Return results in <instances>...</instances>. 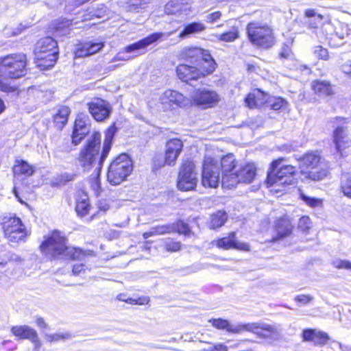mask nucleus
Returning a JSON list of instances; mask_svg holds the SVG:
<instances>
[{"label": "nucleus", "instance_id": "1", "mask_svg": "<svg viewBox=\"0 0 351 351\" xmlns=\"http://www.w3.org/2000/svg\"><path fill=\"white\" fill-rule=\"evenodd\" d=\"M237 161L233 154H229L223 158L220 162L211 157H206L202 171V182L204 186L216 188L220 182L222 187L231 189L239 182L251 183L256 175V167L254 163L242 165L239 169Z\"/></svg>", "mask_w": 351, "mask_h": 351}, {"label": "nucleus", "instance_id": "2", "mask_svg": "<svg viewBox=\"0 0 351 351\" xmlns=\"http://www.w3.org/2000/svg\"><path fill=\"white\" fill-rule=\"evenodd\" d=\"M41 252L50 260L80 259L82 251L66 245V238L57 230L45 237L40 246Z\"/></svg>", "mask_w": 351, "mask_h": 351}, {"label": "nucleus", "instance_id": "3", "mask_svg": "<svg viewBox=\"0 0 351 351\" xmlns=\"http://www.w3.org/2000/svg\"><path fill=\"white\" fill-rule=\"evenodd\" d=\"M100 147L101 134L99 132H94L79 153L77 165L84 171H89L96 165L97 169L100 170L104 162L100 161Z\"/></svg>", "mask_w": 351, "mask_h": 351}, {"label": "nucleus", "instance_id": "4", "mask_svg": "<svg viewBox=\"0 0 351 351\" xmlns=\"http://www.w3.org/2000/svg\"><path fill=\"white\" fill-rule=\"evenodd\" d=\"M36 64L41 69L52 67L58 60L57 42L51 37H45L37 42L34 49Z\"/></svg>", "mask_w": 351, "mask_h": 351}, {"label": "nucleus", "instance_id": "5", "mask_svg": "<svg viewBox=\"0 0 351 351\" xmlns=\"http://www.w3.org/2000/svg\"><path fill=\"white\" fill-rule=\"evenodd\" d=\"M26 56L23 53L10 54L0 58V75L3 79H17L26 73Z\"/></svg>", "mask_w": 351, "mask_h": 351}, {"label": "nucleus", "instance_id": "6", "mask_svg": "<svg viewBox=\"0 0 351 351\" xmlns=\"http://www.w3.org/2000/svg\"><path fill=\"white\" fill-rule=\"evenodd\" d=\"M283 158L274 160L271 164L267 178L269 186L289 185L294 183L295 167L292 165H282Z\"/></svg>", "mask_w": 351, "mask_h": 351}, {"label": "nucleus", "instance_id": "7", "mask_svg": "<svg viewBox=\"0 0 351 351\" xmlns=\"http://www.w3.org/2000/svg\"><path fill=\"white\" fill-rule=\"evenodd\" d=\"M247 34L250 41L254 45L269 48L275 43L272 29L266 23L252 21L247 25Z\"/></svg>", "mask_w": 351, "mask_h": 351}, {"label": "nucleus", "instance_id": "8", "mask_svg": "<svg viewBox=\"0 0 351 351\" xmlns=\"http://www.w3.org/2000/svg\"><path fill=\"white\" fill-rule=\"evenodd\" d=\"M133 170V164L130 156L121 154L110 163L107 174L108 181L112 185L123 182Z\"/></svg>", "mask_w": 351, "mask_h": 351}, {"label": "nucleus", "instance_id": "9", "mask_svg": "<svg viewBox=\"0 0 351 351\" xmlns=\"http://www.w3.org/2000/svg\"><path fill=\"white\" fill-rule=\"evenodd\" d=\"M1 224L5 236L11 242H19L24 239L27 232L20 218L14 214H6L1 217Z\"/></svg>", "mask_w": 351, "mask_h": 351}, {"label": "nucleus", "instance_id": "10", "mask_svg": "<svg viewBox=\"0 0 351 351\" xmlns=\"http://www.w3.org/2000/svg\"><path fill=\"white\" fill-rule=\"evenodd\" d=\"M195 166L191 160L183 161L178 173L177 186L179 190L189 191L195 189L197 183Z\"/></svg>", "mask_w": 351, "mask_h": 351}, {"label": "nucleus", "instance_id": "11", "mask_svg": "<svg viewBox=\"0 0 351 351\" xmlns=\"http://www.w3.org/2000/svg\"><path fill=\"white\" fill-rule=\"evenodd\" d=\"M304 167L308 170V177L313 180H320L328 173L326 169L322 167L321 157L317 152L306 154L302 160Z\"/></svg>", "mask_w": 351, "mask_h": 351}, {"label": "nucleus", "instance_id": "12", "mask_svg": "<svg viewBox=\"0 0 351 351\" xmlns=\"http://www.w3.org/2000/svg\"><path fill=\"white\" fill-rule=\"evenodd\" d=\"M161 108L165 110H172L188 104V99L180 93L174 90H167L159 97Z\"/></svg>", "mask_w": 351, "mask_h": 351}, {"label": "nucleus", "instance_id": "13", "mask_svg": "<svg viewBox=\"0 0 351 351\" xmlns=\"http://www.w3.org/2000/svg\"><path fill=\"white\" fill-rule=\"evenodd\" d=\"M88 111L97 121L107 119L112 111V108L106 101L97 98L88 104Z\"/></svg>", "mask_w": 351, "mask_h": 351}, {"label": "nucleus", "instance_id": "14", "mask_svg": "<svg viewBox=\"0 0 351 351\" xmlns=\"http://www.w3.org/2000/svg\"><path fill=\"white\" fill-rule=\"evenodd\" d=\"M12 333L19 339H28L34 346V350L38 351L41 342L38 339L37 332L27 325L15 326L11 328Z\"/></svg>", "mask_w": 351, "mask_h": 351}, {"label": "nucleus", "instance_id": "15", "mask_svg": "<svg viewBox=\"0 0 351 351\" xmlns=\"http://www.w3.org/2000/svg\"><path fill=\"white\" fill-rule=\"evenodd\" d=\"M185 56L198 62L201 59L204 60L205 63L208 64V67L206 69L207 73H212L215 69V62L206 50L198 47L189 48L186 49Z\"/></svg>", "mask_w": 351, "mask_h": 351}, {"label": "nucleus", "instance_id": "16", "mask_svg": "<svg viewBox=\"0 0 351 351\" xmlns=\"http://www.w3.org/2000/svg\"><path fill=\"white\" fill-rule=\"evenodd\" d=\"M183 143L179 138H171L165 145V164L174 166L183 149Z\"/></svg>", "mask_w": 351, "mask_h": 351}, {"label": "nucleus", "instance_id": "17", "mask_svg": "<svg viewBox=\"0 0 351 351\" xmlns=\"http://www.w3.org/2000/svg\"><path fill=\"white\" fill-rule=\"evenodd\" d=\"M176 73L178 77L183 82H189L191 80H197L199 77L208 75L206 71H200L197 67L186 64H180L177 66Z\"/></svg>", "mask_w": 351, "mask_h": 351}, {"label": "nucleus", "instance_id": "18", "mask_svg": "<svg viewBox=\"0 0 351 351\" xmlns=\"http://www.w3.org/2000/svg\"><path fill=\"white\" fill-rule=\"evenodd\" d=\"M193 99L197 105L212 107L219 101L220 97L213 90H198L193 95Z\"/></svg>", "mask_w": 351, "mask_h": 351}, {"label": "nucleus", "instance_id": "19", "mask_svg": "<svg viewBox=\"0 0 351 351\" xmlns=\"http://www.w3.org/2000/svg\"><path fill=\"white\" fill-rule=\"evenodd\" d=\"M173 32H174V31L167 32V33H162V32L153 33L151 35L144 38L143 39L127 46L125 48V50L128 53H131L136 50H140L142 49H145L147 46L152 45V43L157 42L160 38H162L163 36H166V37L170 36L172 34H173Z\"/></svg>", "mask_w": 351, "mask_h": 351}, {"label": "nucleus", "instance_id": "20", "mask_svg": "<svg viewBox=\"0 0 351 351\" xmlns=\"http://www.w3.org/2000/svg\"><path fill=\"white\" fill-rule=\"evenodd\" d=\"M329 339L327 333L317 329H305L302 332L303 341L313 342L315 346H323Z\"/></svg>", "mask_w": 351, "mask_h": 351}, {"label": "nucleus", "instance_id": "21", "mask_svg": "<svg viewBox=\"0 0 351 351\" xmlns=\"http://www.w3.org/2000/svg\"><path fill=\"white\" fill-rule=\"evenodd\" d=\"M333 143L339 152L351 145L346 127L338 126L333 132Z\"/></svg>", "mask_w": 351, "mask_h": 351}, {"label": "nucleus", "instance_id": "22", "mask_svg": "<svg viewBox=\"0 0 351 351\" xmlns=\"http://www.w3.org/2000/svg\"><path fill=\"white\" fill-rule=\"evenodd\" d=\"M269 96L259 89L254 90L245 98L246 105L250 108H258L267 105Z\"/></svg>", "mask_w": 351, "mask_h": 351}, {"label": "nucleus", "instance_id": "23", "mask_svg": "<svg viewBox=\"0 0 351 351\" xmlns=\"http://www.w3.org/2000/svg\"><path fill=\"white\" fill-rule=\"evenodd\" d=\"M256 329L252 331L258 337L266 339H276L278 338L280 332L278 329L273 326L265 324L254 323Z\"/></svg>", "mask_w": 351, "mask_h": 351}, {"label": "nucleus", "instance_id": "24", "mask_svg": "<svg viewBox=\"0 0 351 351\" xmlns=\"http://www.w3.org/2000/svg\"><path fill=\"white\" fill-rule=\"evenodd\" d=\"M117 131L115 124L110 125L105 132L103 149L100 156V161H104L109 154L114 136Z\"/></svg>", "mask_w": 351, "mask_h": 351}, {"label": "nucleus", "instance_id": "25", "mask_svg": "<svg viewBox=\"0 0 351 351\" xmlns=\"http://www.w3.org/2000/svg\"><path fill=\"white\" fill-rule=\"evenodd\" d=\"M103 47L102 43H86L75 51V56L77 58L89 56L100 51Z\"/></svg>", "mask_w": 351, "mask_h": 351}, {"label": "nucleus", "instance_id": "26", "mask_svg": "<svg viewBox=\"0 0 351 351\" xmlns=\"http://www.w3.org/2000/svg\"><path fill=\"white\" fill-rule=\"evenodd\" d=\"M13 173L15 176H30L34 173L32 166L23 160H16L13 167Z\"/></svg>", "mask_w": 351, "mask_h": 351}, {"label": "nucleus", "instance_id": "27", "mask_svg": "<svg viewBox=\"0 0 351 351\" xmlns=\"http://www.w3.org/2000/svg\"><path fill=\"white\" fill-rule=\"evenodd\" d=\"M70 112V108L67 106H62L58 109V112L53 115V122L57 128L62 129L64 128L67 123Z\"/></svg>", "mask_w": 351, "mask_h": 351}, {"label": "nucleus", "instance_id": "28", "mask_svg": "<svg viewBox=\"0 0 351 351\" xmlns=\"http://www.w3.org/2000/svg\"><path fill=\"white\" fill-rule=\"evenodd\" d=\"M311 88L319 96H328L332 94L330 84L326 81L315 80L311 82Z\"/></svg>", "mask_w": 351, "mask_h": 351}, {"label": "nucleus", "instance_id": "29", "mask_svg": "<svg viewBox=\"0 0 351 351\" xmlns=\"http://www.w3.org/2000/svg\"><path fill=\"white\" fill-rule=\"evenodd\" d=\"M206 26L200 22H194L187 25L179 35L180 39H184L192 34H199L206 29Z\"/></svg>", "mask_w": 351, "mask_h": 351}, {"label": "nucleus", "instance_id": "30", "mask_svg": "<svg viewBox=\"0 0 351 351\" xmlns=\"http://www.w3.org/2000/svg\"><path fill=\"white\" fill-rule=\"evenodd\" d=\"M94 18L97 19H104L108 18V10L107 8L101 4L96 8H92L87 11V13L84 16V20H90Z\"/></svg>", "mask_w": 351, "mask_h": 351}, {"label": "nucleus", "instance_id": "31", "mask_svg": "<svg viewBox=\"0 0 351 351\" xmlns=\"http://www.w3.org/2000/svg\"><path fill=\"white\" fill-rule=\"evenodd\" d=\"M292 229L293 226L289 219L286 217L280 218L276 224L278 239L289 235L291 233Z\"/></svg>", "mask_w": 351, "mask_h": 351}, {"label": "nucleus", "instance_id": "32", "mask_svg": "<svg viewBox=\"0 0 351 351\" xmlns=\"http://www.w3.org/2000/svg\"><path fill=\"white\" fill-rule=\"evenodd\" d=\"M90 209L88 197L86 194H82L77 200L75 210L79 215L83 217L88 214Z\"/></svg>", "mask_w": 351, "mask_h": 351}, {"label": "nucleus", "instance_id": "33", "mask_svg": "<svg viewBox=\"0 0 351 351\" xmlns=\"http://www.w3.org/2000/svg\"><path fill=\"white\" fill-rule=\"evenodd\" d=\"M173 229V226H172L171 224L158 226L152 228L150 231L145 232L143 237L145 239H147L152 236L172 232Z\"/></svg>", "mask_w": 351, "mask_h": 351}, {"label": "nucleus", "instance_id": "34", "mask_svg": "<svg viewBox=\"0 0 351 351\" xmlns=\"http://www.w3.org/2000/svg\"><path fill=\"white\" fill-rule=\"evenodd\" d=\"M228 219L227 214L225 211L219 210L216 213L211 215L210 228L215 229L221 227Z\"/></svg>", "mask_w": 351, "mask_h": 351}, {"label": "nucleus", "instance_id": "35", "mask_svg": "<svg viewBox=\"0 0 351 351\" xmlns=\"http://www.w3.org/2000/svg\"><path fill=\"white\" fill-rule=\"evenodd\" d=\"M215 37L220 41L223 42H234L239 37V32L237 27H232L228 32L223 34H216Z\"/></svg>", "mask_w": 351, "mask_h": 351}, {"label": "nucleus", "instance_id": "36", "mask_svg": "<svg viewBox=\"0 0 351 351\" xmlns=\"http://www.w3.org/2000/svg\"><path fill=\"white\" fill-rule=\"evenodd\" d=\"M305 16L309 18L308 25L310 27L316 28L321 23L322 21L324 19V16L322 14H317L314 10L308 9L305 12Z\"/></svg>", "mask_w": 351, "mask_h": 351}, {"label": "nucleus", "instance_id": "37", "mask_svg": "<svg viewBox=\"0 0 351 351\" xmlns=\"http://www.w3.org/2000/svg\"><path fill=\"white\" fill-rule=\"evenodd\" d=\"M73 129L84 130V132H90L88 117L83 114H78L75 119Z\"/></svg>", "mask_w": 351, "mask_h": 351}, {"label": "nucleus", "instance_id": "38", "mask_svg": "<svg viewBox=\"0 0 351 351\" xmlns=\"http://www.w3.org/2000/svg\"><path fill=\"white\" fill-rule=\"evenodd\" d=\"M256 326L254 323L247 324H238L235 325L230 324L228 332L239 334L243 331L252 332L254 331Z\"/></svg>", "mask_w": 351, "mask_h": 351}, {"label": "nucleus", "instance_id": "39", "mask_svg": "<svg viewBox=\"0 0 351 351\" xmlns=\"http://www.w3.org/2000/svg\"><path fill=\"white\" fill-rule=\"evenodd\" d=\"M235 232H231L228 237L221 238L217 241V246L223 250L233 248L234 241L235 238Z\"/></svg>", "mask_w": 351, "mask_h": 351}, {"label": "nucleus", "instance_id": "40", "mask_svg": "<svg viewBox=\"0 0 351 351\" xmlns=\"http://www.w3.org/2000/svg\"><path fill=\"white\" fill-rule=\"evenodd\" d=\"M287 102L282 97H270L268 99L267 106L274 110H279L287 107Z\"/></svg>", "mask_w": 351, "mask_h": 351}, {"label": "nucleus", "instance_id": "41", "mask_svg": "<svg viewBox=\"0 0 351 351\" xmlns=\"http://www.w3.org/2000/svg\"><path fill=\"white\" fill-rule=\"evenodd\" d=\"M341 189L345 195L351 197V176L343 175L341 181Z\"/></svg>", "mask_w": 351, "mask_h": 351}, {"label": "nucleus", "instance_id": "42", "mask_svg": "<svg viewBox=\"0 0 351 351\" xmlns=\"http://www.w3.org/2000/svg\"><path fill=\"white\" fill-rule=\"evenodd\" d=\"M165 250L169 252H176L182 247V243L171 239H166L164 241Z\"/></svg>", "mask_w": 351, "mask_h": 351}, {"label": "nucleus", "instance_id": "43", "mask_svg": "<svg viewBox=\"0 0 351 351\" xmlns=\"http://www.w3.org/2000/svg\"><path fill=\"white\" fill-rule=\"evenodd\" d=\"M211 323L212 326L219 330H226L228 332L230 323L228 320L223 319H210L208 321Z\"/></svg>", "mask_w": 351, "mask_h": 351}, {"label": "nucleus", "instance_id": "44", "mask_svg": "<svg viewBox=\"0 0 351 351\" xmlns=\"http://www.w3.org/2000/svg\"><path fill=\"white\" fill-rule=\"evenodd\" d=\"M71 335L68 332L48 334L45 335L46 341L50 343L64 341L65 339H69Z\"/></svg>", "mask_w": 351, "mask_h": 351}, {"label": "nucleus", "instance_id": "45", "mask_svg": "<svg viewBox=\"0 0 351 351\" xmlns=\"http://www.w3.org/2000/svg\"><path fill=\"white\" fill-rule=\"evenodd\" d=\"M173 226L172 232H177L179 234H188L190 232L189 226L182 221H178L176 223L171 224Z\"/></svg>", "mask_w": 351, "mask_h": 351}, {"label": "nucleus", "instance_id": "46", "mask_svg": "<svg viewBox=\"0 0 351 351\" xmlns=\"http://www.w3.org/2000/svg\"><path fill=\"white\" fill-rule=\"evenodd\" d=\"M88 133L89 132H84V130L73 129L71 136L72 143L75 145L80 144Z\"/></svg>", "mask_w": 351, "mask_h": 351}, {"label": "nucleus", "instance_id": "47", "mask_svg": "<svg viewBox=\"0 0 351 351\" xmlns=\"http://www.w3.org/2000/svg\"><path fill=\"white\" fill-rule=\"evenodd\" d=\"M148 1L146 0H130L129 2V10L138 11L139 9H144Z\"/></svg>", "mask_w": 351, "mask_h": 351}, {"label": "nucleus", "instance_id": "48", "mask_svg": "<svg viewBox=\"0 0 351 351\" xmlns=\"http://www.w3.org/2000/svg\"><path fill=\"white\" fill-rule=\"evenodd\" d=\"M313 54L319 60H327L329 58L328 50L319 45L314 47Z\"/></svg>", "mask_w": 351, "mask_h": 351}, {"label": "nucleus", "instance_id": "49", "mask_svg": "<svg viewBox=\"0 0 351 351\" xmlns=\"http://www.w3.org/2000/svg\"><path fill=\"white\" fill-rule=\"evenodd\" d=\"M300 197L303 201L311 207H317L321 205L322 202L319 199L308 197L302 193H300Z\"/></svg>", "mask_w": 351, "mask_h": 351}, {"label": "nucleus", "instance_id": "50", "mask_svg": "<svg viewBox=\"0 0 351 351\" xmlns=\"http://www.w3.org/2000/svg\"><path fill=\"white\" fill-rule=\"evenodd\" d=\"M311 226V221L308 216L302 217L298 222V228L302 231L308 230Z\"/></svg>", "mask_w": 351, "mask_h": 351}, {"label": "nucleus", "instance_id": "51", "mask_svg": "<svg viewBox=\"0 0 351 351\" xmlns=\"http://www.w3.org/2000/svg\"><path fill=\"white\" fill-rule=\"evenodd\" d=\"M221 17V12L216 11L206 16V21L208 23H215Z\"/></svg>", "mask_w": 351, "mask_h": 351}, {"label": "nucleus", "instance_id": "52", "mask_svg": "<svg viewBox=\"0 0 351 351\" xmlns=\"http://www.w3.org/2000/svg\"><path fill=\"white\" fill-rule=\"evenodd\" d=\"M233 249L247 252L250 251V247L247 243L239 242L234 239Z\"/></svg>", "mask_w": 351, "mask_h": 351}, {"label": "nucleus", "instance_id": "53", "mask_svg": "<svg viewBox=\"0 0 351 351\" xmlns=\"http://www.w3.org/2000/svg\"><path fill=\"white\" fill-rule=\"evenodd\" d=\"M313 300V297L307 295H300L295 298L297 302L302 303V304H306Z\"/></svg>", "mask_w": 351, "mask_h": 351}, {"label": "nucleus", "instance_id": "54", "mask_svg": "<svg viewBox=\"0 0 351 351\" xmlns=\"http://www.w3.org/2000/svg\"><path fill=\"white\" fill-rule=\"evenodd\" d=\"M75 175L73 173H64L60 176V182L62 183H66L74 180Z\"/></svg>", "mask_w": 351, "mask_h": 351}, {"label": "nucleus", "instance_id": "55", "mask_svg": "<svg viewBox=\"0 0 351 351\" xmlns=\"http://www.w3.org/2000/svg\"><path fill=\"white\" fill-rule=\"evenodd\" d=\"M84 270L85 266L83 264H75L73 265V273L74 275H79Z\"/></svg>", "mask_w": 351, "mask_h": 351}, {"label": "nucleus", "instance_id": "56", "mask_svg": "<svg viewBox=\"0 0 351 351\" xmlns=\"http://www.w3.org/2000/svg\"><path fill=\"white\" fill-rule=\"evenodd\" d=\"M213 351H228V347L223 343H217L213 344Z\"/></svg>", "mask_w": 351, "mask_h": 351}, {"label": "nucleus", "instance_id": "57", "mask_svg": "<svg viewBox=\"0 0 351 351\" xmlns=\"http://www.w3.org/2000/svg\"><path fill=\"white\" fill-rule=\"evenodd\" d=\"M343 71L348 74L351 75V61H349L342 65Z\"/></svg>", "mask_w": 351, "mask_h": 351}, {"label": "nucleus", "instance_id": "58", "mask_svg": "<svg viewBox=\"0 0 351 351\" xmlns=\"http://www.w3.org/2000/svg\"><path fill=\"white\" fill-rule=\"evenodd\" d=\"M345 260L336 259L332 261V265L337 269H343V265Z\"/></svg>", "mask_w": 351, "mask_h": 351}, {"label": "nucleus", "instance_id": "59", "mask_svg": "<svg viewBox=\"0 0 351 351\" xmlns=\"http://www.w3.org/2000/svg\"><path fill=\"white\" fill-rule=\"evenodd\" d=\"M8 261H13V262H21V258L17 254H15L13 253H9L8 254Z\"/></svg>", "mask_w": 351, "mask_h": 351}, {"label": "nucleus", "instance_id": "60", "mask_svg": "<svg viewBox=\"0 0 351 351\" xmlns=\"http://www.w3.org/2000/svg\"><path fill=\"white\" fill-rule=\"evenodd\" d=\"M36 324H37V326H38L40 328H46L47 327V324H46L45 320L42 317H38L36 319Z\"/></svg>", "mask_w": 351, "mask_h": 351}, {"label": "nucleus", "instance_id": "61", "mask_svg": "<svg viewBox=\"0 0 351 351\" xmlns=\"http://www.w3.org/2000/svg\"><path fill=\"white\" fill-rule=\"evenodd\" d=\"M199 63L200 64V68L199 69L200 71H204V69H206L208 67V64L207 63H205L204 60L201 59Z\"/></svg>", "mask_w": 351, "mask_h": 351}, {"label": "nucleus", "instance_id": "62", "mask_svg": "<svg viewBox=\"0 0 351 351\" xmlns=\"http://www.w3.org/2000/svg\"><path fill=\"white\" fill-rule=\"evenodd\" d=\"M343 269L351 270V262L349 261L345 260L343 265Z\"/></svg>", "mask_w": 351, "mask_h": 351}, {"label": "nucleus", "instance_id": "63", "mask_svg": "<svg viewBox=\"0 0 351 351\" xmlns=\"http://www.w3.org/2000/svg\"><path fill=\"white\" fill-rule=\"evenodd\" d=\"M289 56H290V51H289V50H288V49H287V50H285V51H282V52L280 53V56H281V57H282V58H289Z\"/></svg>", "mask_w": 351, "mask_h": 351}, {"label": "nucleus", "instance_id": "64", "mask_svg": "<svg viewBox=\"0 0 351 351\" xmlns=\"http://www.w3.org/2000/svg\"><path fill=\"white\" fill-rule=\"evenodd\" d=\"M5 108L4 102L1 99H0V114L4 111Z\"/></svg>", "mask_w": 351, "mask_h": 351}]
</instances>
